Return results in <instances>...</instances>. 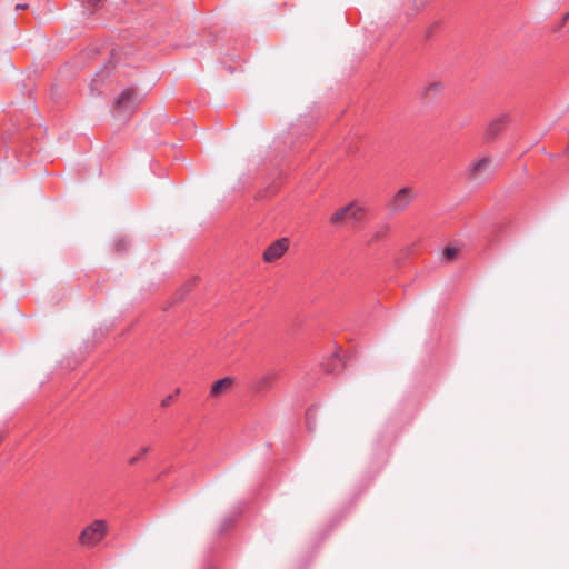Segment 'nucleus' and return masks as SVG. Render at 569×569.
I'll list each match as a JSON object with an SVG mask.
<instances>
[{
    "mask_svg": "<svg viewBox=\"0 0 569 569\" xmlns=\"http://www.w3.org/2000/svg\"><path fill=\"white\" fill-rule=\"evenodd\" d=\"M139 102L140 98L137 91L128 88L116 98L111 107V114L116 120L124 122L133 114Z\"/></svg>",
    "mask_w": 569,
    "mask_h": 569,
    "instance_id": "1",
    "label": "nucleus"
},
{
    "mask_svg": "<svg viewBox=\"0 0 569 569\" xmlns=\"http://www.w3.org/2000/svg\"><path fill=\"white\" fill-rule=\"evenodd\" d=\"M108 533L104 520L97 519L88 525L79 535V543L84 548H93L100 543Z\"/></svg>",
    "mask_w": 569,
    "mask_h": 569,
    "instance_id": "2",
    "label": "nucleus"
},
{
    "mask_svg": "<svg viewBox=\"0 0 569 569\" xmlns=\"http://www.w3.org/2000/svg\"><path fill=\"white\" fill-rule=\"evenodd\" d=\"M493 171V161L489 154H483L473 160L466 169L465 177L471 182L487 180Z\"/></svg>",
    "mask_w": 569,
    "mask_h": 569,
    "instance_id": "3",
    "label": "nucleus"
},
{
    "mask_svg": "<svg viewBox=\"0 0 569 569\" xmlns=\"http://www.w3.org/2000/svg\"><path fill=\"white\" fill-rule=\"evenodd\" d=\"M510 122V116L508 113H501L492 118L485 128L483 140L485 142L495 141L500 133L507 128Z\"/></svg>",
    "mask_w": 569,
    "mask_h": 569,
    "instance_id": "4",
    "label": "nucleus"
},
{
    "mask_svg": "<svg viewBox=\"0 0 569 569\" xmlns=\"http://www.w3.org/2000/svg\"><path fill=\"white\" fill-rule=\"evenodd\" d=\"M413 199V192L409 187L401 188L389 202V209L393 213L405 211Z\"/></svg>",
    "mask_w": 569,
    "mask_h": 569,
    "instance_id": "5",
    "label": "nucleus"
},
{
    "mask_svg": "<svg viewBox=\"0 0 569 569\" xmlns=\"http://www.w3.org/2000/svg\"><path fill=\"white\" fill-rule=\"evenodd\" d=\"M289 248V239L280 238L273 241L264 251L263 260L266 262H272L281 258Z\"/></svg>",
    "mask_w": 569,
    "mask_h": 569,
    "instance_id": "6",
    "label": "nucleus"
},
{
    "mask_svg": "<svg viewBox=\"0 0 569 569\" xmlns=\"http://www.w3.org/2000/svg\"><path fill=\"white\" fill-rule=\"evenodd\" d=\"M233 385L232 377H224L222 379L217 380L210 389V395L212 397H220L227 392H229Z\"/></svg>",
    "mask_w": 569,
    "mask_h": 569,
    "instance_id": "7",
    "label": "nucleus"
},
{
    "mask_svg": "<svg viewBox=\"0 0 569 569\" xmlns=\"http://www.w3.org/2000/svg\"><path fill=\"white\" fill-rule=\"evenodd\" d=\"M348 218L355 221H360L362 218L363 209L362 207L358 206L356 202H351L348 204Z\"/></svg>",
    "mask_w": 569,
    "mask_h": 569,
    "instance_id": "8",
    "label": "nucleus"
},
{
    "mask_svg": "<svg viewBox=\"0 0 569 569\" xmlns=\"http://www.w3.org/2000/svg\"><path fill=\"white\" fill-rule=\"evenodd\" d=\"M349 209L350 208H348V206H346V207L341 208L340 210H338L335 214H332V217L330 219L331 222L333 224L341 223L346 218H348V213L347 212H348Z\"/></svg>",
    "mask_w": 569,
    "mask_h": 569,
    "instance_id": "9",
    "label": "nucleus"
},
{
    "mask_svg": "<svg viewBox=\"0 0 569 569\" xmlns=\"http://www.w3.org/2000/svg\"><path fill=\"white\" fill-rule=\"evenodd\" d=\"M442 89L443 84L441 82L436 81L427 86L422 94L425 97H428L429 94H438L441 92Z\"/></svg>",
    "mask_w": 569,
    "mask_h": 569,
    "instance_id": "10",
    "label": "nucleus"
},
{
    "mask_svg": "<svg viewBox=\"0 0 569 569\" xmlns=\"http://www.w3.org/2000/svg\"><path fill=\"white\" fill-rule=\"evenodd\" d=\"M102 81V73H97L96 77L92 79V82L90 84V89L92 91V94L99 96L101 92H99V84Z\"/></svg>",
    "mask_w": 569,
    "mask_h": 569,
    "instance_id": "11",
    "label": "nucleus"
},
{
    "mask_svg": "<svg viewBox=\"0 0 569 569\" xmlns=\"http://www.w3.org/2000/svg\"><path fill=\"white\" fill-rule=\"evenodd\" d=\"M150 449H151L150 446L142 447L140 449V453H138V456H133V457L128 459V463L131 465V466L137 463L140 460L141 456L147 455L150 451Z\"/></svg>",
    "mask_w": 569,
    "mask_h": 569,
    "instance_id": "12",
    "label": "nucleus"
},
{
    "mask_svg": "<svg viewBox=\"0 0 569 569\" xmlns=\"http://www.w3.org/2000/svg\"><path fill=\"white\" fill-rule=\"evenodd\" d=\"M458 254V249L455 247H447L445 248L442 256L446 260H452Z\"/></svg>",
    "mask_w": 569,
    "mask_h": 569,
    "instance_id": "13",
    "label": "nucleus"
},
{
    "mask_svg": "<svg viewBox=\"0 0 569 569\" xmlns=\"http://www.w3.org/2000/svg\"><path fill=\"white\" fill-rule=\"evenodd\" d=\"M180 392V389H176L174 391V395H169L168 397H166L162 401H161V406L162 407H168L171 401L173 400L174 396L178 395Z\"/></svg>",
    "mask_w": 569,
    "mask_h": 569,
    "instance_id": "14",
    "label": "nucleus"
},
{
    "mask_svg": "<svg viewBox=\"0 0 569 569\" xmlns=\"http://www.w3.org/2000/svg\"><path fill=\"white\" fill-rule=\"evenodd\" d=\"M101 3V0H82V6L84 8H87V4L88 7H91V8H98Z\"/></svg>",
    "mask_w": 569,
    "mask_h": 569,
    "instance_id": "15",
    "label": "nucleus"
},
{
    "mask_svg": "<svg viewBox=\"0 0 569 569\" xmlns=\"http://www.w3.org/2000/svg\"><path fill=\"white\" fill-rule=\"evenodd\" d=\"M272 380V376L271 375H267L264 376L263 378H261L260 382H259V387L258 389L261 388L262 385H267L268 382H270Z\"/></svg>",
    "mask_w": 569,
    "mask_h": 569,
    "instance_id": "16",
    "label": "nucleus"
},
{
    "mask_svg": "<svg viewBox=\"0 0 569 569\" xmlns=\"http://www.w3.org/2000/svg\"><path fill=\"white\" fill-rule=\"evenodd\" d=\"M386 232V228H382L380 231H377L373 236V239H379L380 237H382Z\"/></svg>",
    "mask_w": 569,
    "mask_h": 569,
    "instance_id": "17",
    "label": "nucleus"
},
{
    "mask_svg": "<svg viewBox=\"0 0 569 569\" xmlns=\"http://www.w3.org/2000/svg\"><path fill=\"white\" fill-rule=\"evenodd\" d=\"M24 8H27L26 4H17V7H16L17 10H22Z\"/></svg>",
    "mask_w": 569,
    "mask_h": 569,
    "instance_id": "18",
    "label": "nucleus"
}]
</instances>
